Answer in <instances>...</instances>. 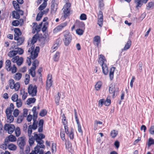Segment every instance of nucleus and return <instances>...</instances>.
<instances>
[{
	"label": "nucleus",
	"mask_w": 154,
	"mask_h": 154,
	"mask_svg": "<svg viewBox=\"0 0 154 154\" xmlns=\"http://www.w3.org/2000/svg\"><path fill=\"white\" fill-rule=\"evenodd\" d=\"M34 48L35 45L32 46L28 51V54L33 60L37 57L40 50L38 46L36 47L35 49Z\"/></svg>",
	"instance_id": "f257e3e1"
},
{
	"label": "nucleus",
	"mask_w": 154,
	"mask_h": 154,
	"mask_svg": "<svg viewBox=\"0 0 154 154\" xmlns=\"http://www.w3.org/2000/svg\"><path fill=\"white\" fill-rule=\"evenodd\" d=\"M64 37L63 40L64 45L68 46L72 40V37L69 32L68 31H65L64 32Z\"/></svg>",
	"instance_id": "f03ea898"
},
{
	"label": "nucleus",
	"mask_w": 154,
	"mask_h": 154,
	"mask_svg": "<svg viewBox=\"0 0 154 154\" xmlns=\"http://www.w3.org/2000/svg\"><path fill=\"white\" fill-rule=\"evenodd\" d=\"M36 108L35 106H34L32 109V111L33 113V122L32 125V127L33 130H35L37 127V122L36 121V119L37 117L38 112H36Z\"/></svg>",
	"instance_id": "7ed1b4c3"
},
{
	"label": "nucleus",
	"mask_w": 154,
	"mask_h": 154,
	"mask_svg": "<svg viewBox=\"0 0 154 154\" xmlns=\"http://www.w3.org/2000/svg\"><path fill=\"white\" fill-rule=\"evenodd\" d=\"M28 91L29 94L32 97L36 95L37 93V87L36 85H30L28 88Z\"/></svg>",
	"instance_id": "20e7f679"
},
{
	"label": "nucleus",
	"mask_w": 154,
	"mask_h": 154,
	"mask_svg": "<svg viewBox=\"0 0 154 154\" xmlns=\"http://www.w3.org/2000/svg\"><path fill=\"white\" fill-rule=\"evenodd\" d=\"M70 6L71 5L70 3H66L64 5L62 9L63 13V17L64 19H66L70 15Z\"/></svg>",
	"instance_id": "39448f33"
},
{
	"label": "nucleus",
	"mask_w": 154,
	"mask_h": 154,
	"mask_svg": "<svg viewBox=\"0 0 154 154\" xmlns=\"http://www.w3.org/2000/svg\"><path fill=\"white\" fill-rule=\"evenodd\" d=\"M10 88L12 89H14L15 91H18L20 88V84L19 82L15 83L14 80L12 79H10L9 81Z\"/></svg>",
	"instance_id": "423d86ee"
},
{
	"label": "nucleus",
	"mask_w": 154,
	"mask_h": 154,
	"mask_svg": "<svg viewBox=\"0 0 154 154\" xmlns=\"http://www.w3.org/2000/svg\"><path fill=\"white\" fill-rule=\"evenodd\" d=\"M51 3V12L52 14H55L57 8L58 1V0H52Z\"/></svg>",
	"instance_id": "0eeeda50"
},
{
	"label": "nucleus",
	"mask_w": 154,
	"mask_h": 154,
	"mask_svg": "<svg viewBox=\"0 0 154 154\" xmlns=\"http://www.w3.org/2000/svg\"><path fill=\"white\" fill-rule=\"evenodd\" d=\"M15 126L13 124H6L4 126L5 130L7 131L8 134H11L14 131Z\"/></svg>",
	"instance_id": "6e6552de"
},
{
	"label": "nucleus",
	"mask_w": 154,
	"mask_h": 154,
	"mask_svg": "<svg viewBox=\"0 0 154 154\" xmlns=\"http://www.w3.org/2000/svg\"><path fill=\"white\" fill-rule=\"evenodd\" d=\"M17 143L20 148L23 149L26 144L25 137H22L19 138L17 141Z\"/></svg>",
	"instance_id": "1a4fd4ad"
},
{
	"label": "nucleus",
	"mask_w": 154,
	"mask_h": 154,
	"mask_svg": "<svg viewBox=\"0 0 154 154\" xmlns=\"http://www.w3.org/2000/svg\"><path fill=\"white\" fill-rule=\"evenodd\" d=\"M34 134L35 140L37 143L41 141L42 142L43 140L42 139L45 138V135L42 134H37L36 132H35Z\"/></svg>",
	"instance_id": "9d476101"
},
{
	"label": "nucleus",
	"mask_w": 154,
	"mask_h": 154,
	"mask_svg": "<svg viewBox=\"0 0 154 154\" xmlns=\"http://www.w3.org/2000/svg\"><path fill=\"white\" fill-rule=\"evenodd\" d=\"M52 75L51 74H48L47 76V80L46 83L47 90H48L52 85L53 81L52 80Z\"/></svg>",
	"instance_id": "9b49d317"
},
{
	"label": "nucleus",
	"mask_w": 154,
	"mask_h": 154,
	"mask_svg": "<svg viewBox=\"0 0 154 154\" xmlns=\"http://www.w3.org/2000/svg\"><path fill=\"white\" fill-rule=\"evenodd\" d=\"M98 21L97 24L100 27H102L103 26V16L102 12L100 11H99V14L98 16Z\"/></svg>",
	"instance_id": "f8f14e48"
},
{
	"label": "nucleus",
	"mask_w": 154,
	"mask_h": 154,
	"mask_svg": "<svg viewBox=\"0 0 154 154\" xmlns=\"http://www.w3.org/2000/svg\"><path fill=\"white\" fill-rule=\"evenodd\" d=\"M67 24L68 23L67 22H65L61 23L57 26L54 29V31H55L57 32L61 31L67 25Z\"/></svg>",
	"instance_id": "ddd939ff"
},
{
	"label": "nucleus",
	"mask_w": 154,
	"mask_h": 154,
	"mask_svg": "<svg viewBox=\"0 0 154 154\" xmlns=\"http://www.w3.org/2000/svg\"><path fill=\"white\" fill-rule=\"evenodd\" d=\"M14 32H15L14 39H17L18 37L21 36L22 34L19 28H15L14 29Z\"/></svg>",
	"instance_id": "4468645a"
},
{
	"label": "nucleus",
	"mask_w": 154,
	"mask_h": 154,
	"mask_svg": "<svg viewBox=\"0 0 154 154\" xmlns=\"http://www.w3.org/2000/svg\"><path fill=\"white\" fill-rule=\"evenodd\" d=\"M5 67L8 71H11V63L10 60H6L5 63Z\"/></svg>",
	"instance_id": "2eb2a0df"
},
{
	"label": "nucleus",
	"mask_w": 154,
	"mask_h": 154,
	"mask_svg": "<svg viewBox=\"0 0 154 154\" xmlns=\"http://www.w3.org/2000/svg\"><path fill=\"white\" fill-rule=\"evenodd\" d=\"M37 36L35 35H34L32 37V40L28 42V46H29V44H30V46H34L35 45L34 44L37 41Z\"/></svg>",
	"instance_id": "dca6fc26"
},
{
	"label": "nucleus",
	"mask_w": 154,
	"mask_h": 154,
	"mask_svg": "<svg viewBox=\"0 0 154 154\" xmlns=\"http://www.w3.org/2000/svg\"><path fill=\"white\" fill-rule=\"evenodd\" d=\"M7 141L11 142H15L17 140L16 137L14 135L11 134L6 138Z\"/></svg>",
	"instance_id": "f3484780"
},
{
	"label": "nucleus",
	"mask_w": 154,
	"mask_h": 154,
	"mask_svg": "<svg viewBox=\"0 0 154 154\" xmlns=\"http://www.w3.org/2000/svg\"><path fill=\"white\" fill-rule=\"evenodd\" d=\"M32 28L33 29H35V31H40V29L42 25V23L40 24L38 26L37 25V24L36 23L34 22L32 23Z\"/></svg>",
	"instance_id": "a211bd4d"
},
{
	"label": "nucleus",
	"mask_w": 154,
	"mask_h": 154,
	"mask_svg": "<svg viewBox=\"0 0 154 154\" xmlns=\"http://www.w3.org/2000/svg\"><path fill=\"white\" fill-rule=\"evenodd\" d=\"M44 123V121L42 119L40 120L38 124V131L39 132H41L43 131V127Z\"/></svg>",
	"instance_id": "6ab92c4d"
},
{
	"label": "nucleus",
	"mask_w": 154,
	"mask_h": 154,
	"mask_svg": "<svg viewBox=\"0 0 154 154\" xmlns=\"http://www.w3.org/2000/svg\"><path fill=\"white\" fill-rule=\"evenodd\" d=\"M98 62L99 63L102 65L103 64H106V61L105 57L103 55H100V57L99 58Z\"/></svg>",
	"instance_id": "aec40b11"
},
{
	"label": "nucleus",
	"mask_w": 154,
	"mask_h": 154,
	"mask_svg": "<svg viewBox=\"0 0 154 154\" xmlns=\"http://www.w3.org/2000/svg\"><path fill=\"white\" fill-rule=\"evenodd\" d=\"M44 141L43 140V141L42 142L41 141V142H38V144H39V145L38 146H37L35 147V151H37V150H38L39 151V148H45V145L43 144L44 143Z\"/></svg>",
	"instance_id": "412c9836"
},
{
	"label": "nucleus",
	"mask_w": 154,
	"mask_h": 154,
	"mask_svg": "<svg viewBox=\"0 0 154 154\" xmlns=\"http://www.w3.org/2000/svg\"><path fill=\"white\" fill-rule=\"evenodd\" d=\"M14 40L17 41V45H20L23 42L24 38L23 37L20 36L18 37L17 39Z\"/></svg>",
	"instance_id": "4be33fe9"
},
{
	"label": "nucleus",
	"mask_w": 154,
	"mask_h": 154,
	"mask_svg": "<svg viewBox=\"0 0 154 154\" xmlns=\"http://www.w3.org/2000/svg\"><path fill=\"white\" fill-rule=\"evenodd\" d=\"M103 73L105 75H106L108 72L107 66L106 64H103L101 65Z\"/></svg>",
	"instance_id": "5701e85b"
},
{
	"label": "nucleus",
	"mask_w": 154,
	"mask_h": 154,
	"mask_svg": "<svg viewBox=\"0 0 154 154\" xmlns=\"http://www.w3.org/2000/svg\"><path fill=\"white\" fill-rule=\"evenodd\" d=\"M134 3L136 5V8L140 7L143 3V0H134Z\"/></svg>",
	"instance_id": "b1692460"
},
{
	"label": "nucleus",
	"mask_w": 154,
	"mask_h": 154,
	"mask_svg": "<svg viewBox=\"0 0 154 154\" xmlns=\"http://www.w3.org/2000/svg\"><path fill=\"white\" fill-rule=\"evenodd\" d=\"M131 41L130 40H129L127 41L126 44L125 45L124 48L122 49V50L125 51L129 49L131 45Z\"/></svg>",
	"instance_id": "393cba45"
},
{
	"label": "nucleus",
	"mask_w": 154,
	"mask_h": 154,
	"mask_svg": "<svg viewBox=\"0 0 154 154\" xmlns=\"http://www.w3.org/2000/svg\"><path fill=\"white\" fill-rule=\"evenodd\" d=\"M7 122H8L11 123L14 120V117L12 115H6Z\"/></svg>",
	"instance_id": "a878e982"
},
{
	"label": "nucleus",
	"mask_w": 154,
	"mask_h": 154,
	"mask_svg": "<svg viewBox=\"0 0 154 154\" xmlns=\"http://www.w3.org/2000/svg\"><path fill=\"white\" fill-rule=\"evenodd\" d=\"M74 130L72 128L71 130L70 131L69 134H67L68 136L69 137L70 139L71 140H73L74 138Z\"/></svg>",
	"instance_id": "bb28decb"
},
{
	"label": "nucleus",
	"mask_w": 154,
	"mask_h": 154,
	"mask_svg": "<svg viewBox=\"0 0 154 154\" xmlns=\"http://www.w3.org/2000/svg\"><path fill=\"white\" fill-rule=\"evenodd\" d=\"M35 67H31L29 70V73L31 74L32 77H34L35 75Z\"/></svg>",
	"instance_id": "cd10ccee"
},
{
	"label": "nucleus",
	"mask_w": 154,
	"mask_h": 154,
	"mask_svg": "<svg viewBox=\"0 0 154 154\" xmlns=\"http://www.w3.org/2000/svg\"><path fill=\"white\" fill-rule=\"evenodd\" d=\"M20 92L21 94L22 95V99L23 100H24L27 98L28 94L25 92L24 90H21Z\"/></svg>",
	"instance_id": "c85d7f7f"
},
{
	"label": "nucleus",
	"mask_w": 154,
	"mask_h": 154,
	"mask_svg": "<svg viewBox=\"0 0 154 154\" xmlns=\"http://www.w3.org/2000/svg\"><path fill=\"white\" fill-rule=\"evenodd\" d=\"M36 101V99L34 98H28L26 101V104L29 105L32 103H34Z\"/></svg>",
	"instance_id": "c756f323"
},
{
	"label": "nucleus",
	"mask_w": 154,
	"mask_h": 154,
	"mask_svg": "<svg viewBox=\"0 0 154 154\" xmlns=\"http://www.w3.org/2000/svg\"><path fill=\"white\" fill-rule=\"evenodd\" d=\"M17 54V52L16 51H11L8 53V55L10 57H12L15 56Z\"/></svg>",
	"instance_id": "7c9ffc66"
},
{
	"label": "nucleus",
	"mask_w": 154,
	"mask_h": 154,
	"mask_svg": "<svg viewBox=\"0 0 154 154\" xmlns=\"http://www.w3.org/2000/svg\"><path fill=\"white\" fill-rule=\"evenodd\" d=\"M12 3L15 9L17 11H19L20 10V7L19 4L15 1H13Z\"/></svg>",
	"instance_id": "2f4dec72"
},
{
	"label": "nucleus",
	"mask_w": 154,
	"mask_h": 154,
	"mask_svg": "<svg viewBox=\"0 0 154 154\" xmlns=\"http://www.w3.org/2000/svg\"><path fill=\"white\" fill-rule=\"evenodd\" d=\"M115 86L111 85L109 86V91L110 94H113V96L115 95Z\"/></svg>",
	"instance_id": "473e14b6"
},
{
	"label": "nucleus",
	"mask_w": 154,
	"mask_h": 154,
	"mask_svg": "<svg viewBox=\"0 0 154 154\" xmlns=\"http://www.w3.org/2000/svg\"><path fill=\"white\" fill-rule=\"evenodd\" d=\"M115 70V68L114 67H112L109 72V77L111 80L112 79L114 76V72Z\"/></svg>",
	"instance_id": "72a5a7b5"
},
{
	"label": "nucleus",
	"mask_w": 154,
	"mask_h": 154,
	"mask_svg": "<svg viewBox=\"0 0 154 154\" xmlns=\"http://www.w3.org/2000/svg\"><path fill=\"white\" fill-rule=\"evenodd\" d=\"M15 133L16 136L18 137L21 134L20 129L19 127H17L14 129Z\"/></svg>",
	"instance_id": "f704fd0d"
},
{
	"label": "nucleus",
	"mask_w": 154,
	"mask_h": 154,
	"mask_svg": "<svg viewBox=\"0 0 154 154\" xmlns=\"http://www.w3.org/2000/svg\"><path fill=\"white\" fill-rule=\"evenodd\" d=\"M94 42H96V45L98 46L99 43L100 42V37L99 36H96L94 37Z\"/></svg>",
	"instance_id": "c9c22d12"
},
{
	"label": "nucleus",
	"mask_w": 154,
	"mask_h": 154,
	"mask_svg": "<svg viewBox=\"0 0 154 154\" xmlns=\"http://www.w3.org/2000/svg\"><path fill=\"white\" fill-rule=\"evenodd\" d=\"M8 148L10 150L14 151L16 149L17 146L11 143L8 145Z\"/></svg>",
	"instance_id": "e433bc0d"
},
{
	"label": "nucleus",
	"mask_w": 154,
	"mask_h": 154,
	"mask_svg": "<svg viewBox=\"0 0 154 154\" xmlns=\"http://www.w3.org/2000/svg\"><path fill=\"white\" fill-rule=\"evenodd\" d=\"M22 76V74L20 73H16L14 76V79L18 81L21 79Z\"/></svg>",
	"instance_id": "4c0bfd02"
},
{
	"label": "nucleus",
	"mask_w": 154,
	"mask_h": 154,
	"mask_svg": "<svg viewBox=\"0 0 154 154\" xmlns=\"http://www.w3.org/2000/svg\"><path fill=\"white\" fill-rule=\"evenodd\" d=\"M47 5V2H44L39 7L38 9L40 11L43 10L46 6Z\"/></svg>",
	"instance_id": "58836bf2"
},
{
	"label": "nucleus",
	"mask_w": 154,
	"mask_h": 154,
	"mask_svg": "<svg viewBox=\"0 0 154 154\" xmlns=\"http://www.w3.org/2000/svg\"><path fill=\"white\" fill-rule=\"evenodd\" d=\"M60 57V53L59 52H57L53 56V59L55 61H57Z\"/></svg>",
	"instance_id": "ea45409f"
},
{
	"label": "nucleus",
	"mask_w": 154,
	"mask_h": 154,
	"mask_svg": "<svg viewBox=\"0 0 154 154\" xmlns=\"http://www.w3.org/2000/svg\"><path fill=\"white\" fill-rule=\"evenodd\" d=\"M102 83L101 82H98L95 85V88L96 90L98 91L102 86Z\"/></svg>",
	"instance_id": "a19ab883"
},
{
	"label": "nucleus",
	"mask_w": 154,
	"mask_h": 154,
	"mask_svg": "<svg viewBox=\"0 0 154 154\" xmlns=\"http://www.w3.org/2000/svg\"><path fill=\"white\" fill-rule=\"evenodd\" d=\"M16 105L17 108L20 107L22 105V102L21 100L19 99L16 101Z\"/></svg>",
	"instance_id": "79ce46f5"
},
{
	"label": "nucleus",
	"mask_w": 154,
	"mask_h": 154,
	"mask_svg": "<svg viewBox=\"0 0 154 154\" xmlns=\"http://www.w3.org/2000/svg\"><path fill=\"white\" fill-rule=\"evenodd\" d=\"M30 76L28 74H26L25 77L24 82L26 85H27L29 81Z\"/></svg>",
	"instance_id": "37998d69"
},
{
	"label": "nucleus",
	"mask_w": 154,
	"mask_h": 154,
	"mask_svg": "<svg viewBox=\"0 0 154 154\" xmlns=\"http://www.w3.org/2000/svg\"><path fill=\"white\" fill-rule=\"evenodd\" d=\"M18 96L17 94H13L11 97L12 100L14 102H16L19 99H18Z\"/></svg>",
	"instance_id": "c03bdc74"
},
{
	"label": "nucleus",
	"mask_w": 154,
	"mask_h": 154,
	"mask_svg": "<svg viewBox=\"0 0 154 154\" xmlns=\"http://www.w3.org/2000/svg\"><path fill=\"white\" fill-rule=\"evenodd\" d=\"M32 125H30L28 127V136L29 137H31V136H32L31 135V134L32 132Z\"/></svg>",
	"instance_id": "a18cd8bd"
},
{
	"label": "nucleus",
	"mask_w": 154,
	"mask_h": 154,
	"mask_svg": "<svg viewBox=\"0 0 154 154\" xmlns=\"http://www.w3.org/2000/svg\"><path fill=\"white\" fill-rule=\"evenodd\" d=\"M35 139L34 137L31 136V137H29V143L30 146H32L34 143Z\"/></svg>",
	"instance_id": "49530a36"
},
{
	"label": "nucleus",
	"mask_w": 154,
	"mask_h": 154,
	"mask_svg": "<svg viewBox=\"0 0 154 154\" xmlns=\"http://www.w3.org/2000/svg\"><path fill=\"white\" fill-rule=\"evenodd\" d=\"M111 103V100L109 98L107 97L106 99L105 100H104V104L106 106H109Z\"/></svg>",
	"instance_id": "de8ad7c7"
},
{
	"label": "nucleus",
	"mask_w": 154,
	"mask_h": 154,
	"mask_svg": "<svg viewBox=\"0 0 154 154\" xmlns=\"http://www.w3.org/2000/svg\"><path fill=\"white\" fill-rule=\"evenodd\" d=\"M58 96L56 97L55 99V103L57 105L59 104V101L61 96V94L60 93H58Z\"/></svg>",
	"instance_id": "09e8293b"
},
{
	"label": "nucleus",
	"mask_w": 154,
	"mask_h": 154,
	"mask_svg": "<svg viewBox=\"0 0 154 154\" xmlns=\"http://www.w3.org/2000/svg\"><path fill=\"white\" fill-rule=\"evenodd\" d=\"M62 123L64 125V126H67V121L66 120V117L64 114L62 116Z\"/></svg>",
	"instance_id": "8fccbe9b"
},
{
	"label": "nucleus",
	"mask_w": 154,
	"mask_h": 154,
	"mask_svg": "<svg viewBox=\"0 0 154 154\" xmlns=\"http://www.w3.org/2000/svg\"><path fill=\"white\" fill-rule=\"evenodd\" d=\"M23 58L22 57H19V59H18L17 63V64L18 66H20L23 63Z\"/></svg>",
	"instance_id": "3c124183"
},
{
	"label": "nucleus",
	"mask_w": 154,
	"mask_h": 154,
	"mask_svg": "<svg viewBox=\"0 0 154 154\" xmlns=\"http://www.w3.org/2000/svg\"><path fill=\"white\" fill-rule=\"evenodd\" d=\"M13 17L15 19H18L20 17V15L18 13L15 11L13 12Z\"/></svg>",
	"instance_id": "603ef678"
},
{
	"label": "nucleus",
	"mask_w": 154,
	"mask_h": 154,
	"mask_svg": "<svg viewBox=\"0 0 154 154\" xmlns=\"http://www.w3.org/2000/svg\"><path fill=\"white\" fill-rule=\"evenodd\" d=\"M118 134V132L115 130H112L110 133V135L112 138L115 137Z\"/></svg>",
	"instance_id": "864d4df0"
},
{
	"label": "nucleus",
	"mask_w": 154,
	"mask_h": 154,
	"mask_svg": "<svg viewBox=\"0 0 154 154\" xmlns=\"http://www.w3.org/2000/svg\"><path fill=\"white\" fill-rule=\"evenodd\" d=\"M13 110L10 108H7L5 111V113L6 115H12Z\"/></svg>",
	"instance_id": "5fc2aeb1"
},
{
	"label": "nucleus",
	"mask_w": 154,
	"mask_h": 154,
	"mask_svg": "<svg viewBox=\"0 0 154 154\" xmlns=\"http://www.w3.org/2000/svg\"><path fill=\"white\" fill-rule=\"evenodd\" d=\"M153 6H154V4H153V2H149L146 5V9L148 10H149L152 8Z\"/></svg>",
	"instance_id": "6e6d98bb"
},
{
	"label": "nucleus",
	"mask_w": 154,
	"mask_h": 154,
	"mask_svg": "<svg viewBox=\"0 0 154 154\" xmlns=\"http://www.w3.org/2000/svg\"><path fill=\"white\" fill-rule=\"evenodd\" d=\"M43 16V14L42 12H40L37 14L36 18V20L37 21H39L42 18V17Z\"/></svg>",
	"instance_id": "4d7b16f0"
},
{
	"label": "nucleus",
	"mask_w": 154,
	"mask_h": 154,
	"mask_svg": "<svg viewBox=\"0 0 154 154\" xmlns=\"http://www.w3.org/2000/svg\"><path fill=\"white\" fill-rule=\"evenodd\" d=\"M39 62L37 60H35L34 61H32V67H35V68L36 66H38V65Z\"/></svg>",
	"instance_id": "13d9d810"
},
{
	"label": "nucleus",
	"mask_w": 154,
	"mask_h": 154,
	"mask_svg": "<svg viewBox=\"0 0 154 154\" xmlns=\"http://www.w3.org/2000/svg\"><path fill=\"white\" fill-rule=\"evenodd\" d=\"M47 111L45 109H43L39 113V115L42 117H43L46 115Z\"/></svg>",
	"instance_id": "bf43d9fd"
},
{
	"label": "nucleus",
	"mask_w": 154,
	"mask_h": 154,
	"mask_svg": "<svg viewBox=\"0 0 154 154\" xmlns=\"http://www.w3.org/2000/svg\"><path fill=\"white\" fill-rule=\"evenodd\" d=\"M76 32L77 34L80 35H82L84 32V31L80 29H77Z\"/></svg>",
	"instance_id": "052dcab7"
},
{
	"label": "nucleus",
	"mask_w": 154,
	"mask_h": 154,
	"mask_svg": "<svg viewBox=\"0 0 154 154\" xmlns=\"http://www.w3.org/2000/svg\"><path fill=\"white\" fill-rule=\"evenodd\" d=\"M24 117L23 116H18L17 120V122L18 123H21L23 121Z\"/></svg>",
	"instance_id": "680f3d73"
},
{
	"label": "nucleus",
	"mask_w": 154,
	"mask_h": 154,
	"mask_svg": "<svg viewBox=\"0 0 154 154\" xmlns=\"http://www.w3.org/2000/svg\"><path fill=\"white\" fill-rule=\"evenodd\" d=\"M13 115L15 117H17L19 114V110L17 109H15L13 111Z\"/></svg>",
	"instance_id": "e2e57ef3"
},
{
	"label": "nucleus",
	"mask_w": 154,
	"mask_h": 154,
	"mask_svg": "<svg viewBox=\"0 0 154 154\" xmlns=\"http://www.w3.org/2000/svg\"><path fill=\"white\" fill-rule=\"evenodd\" d=\"M20 24V21L17 20H14L12 23V24L14 26H17Z\"/></svg>",
	"instance_id": "0e129e2a"
},
{
	"label": "nucleus",
	"mask_w": 154,
	"mask_h": 154,
	"mask_svg": "<svg viewBox=\"0 0 154 154\" xmlns=\"http://www.w3.org/2000/svg\"><path fill=\"white\" fill-rule=\"evenodd\" d=\"M48 24V23L47 22L45 23H44V24L43 26V27L42 29V31L43 32H45L46 31V30L47 28Z\"/></svg>",
	"instance_id": "69168bd1"
},
{
	"label": "nucleus",
	"mask_w": 154,
	"mask_h": 154,
	"mask_svg": "<svg viewBox=\"0 0 154 154\" xmlns=\"http://www.w3.org/2000/svg\"><path fill=\"white\" fill-rule=\"evenodd\" d=\"M80 19L82 20H85L87 19L86 15L84 14H81L80 17Z\"/></svg>",
	"instance_id": "338daca9"
},
{
	"label": "nucleus",
	"mask_w": 154,
	"mask_h": 154,
	"mask_svg": "<svg viewBox=\"0 0 154 154\" xmlns=\"http://www.w3.org/2000/svg\"><path fill=\"white\" fill-rule=\"evenodd\" d=\"M149 132L150 134H154V126H151L149 129Z\"/></svg>",
	"instance_id": "774afa93"
}]
</instances>
